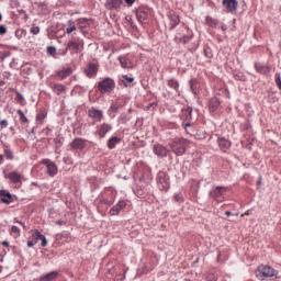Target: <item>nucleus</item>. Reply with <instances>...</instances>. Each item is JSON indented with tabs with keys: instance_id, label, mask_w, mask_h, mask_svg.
Here are the masks:
<instances>
[{
	"instance_id": "nucleus-20",
	"label": "nucleus",
	"mask_w": 281,
	"mask_h": 281,
	"mask_svg": "<svg viewBox=\"0 0 281 281\" xmlns=\"http://www.w3.org/2000/svg\"><path fill=\"white\" fill-rule=\"evenodd\" d=\"M218 106H221V100H218V98L214 97L209 101V111L211 113L218 111Z\"/></svg>"
},
{
	"instance_id": "nucleus-6",
	"label": "nucleus",
	"mask_w": 281,
	"mask_h": 281,
	"mask_svg": "<svg viewBox=\"0 0 281 281\" xmlns=\"http://www.w3.org/2000/svg\"><path fill=\"white\" fill-rule=\"evenodd\" d=\"M225 192H227L226 187H213L209 193V196L214 199V201H217V203H223Z\"/></svg>"
},
{
	"instance_id": "nucleus-44",
	"label": "nucleus",
	"mask_w": 281,
	"mask_h": 281,
	"mask_svg": "<svg viewBox=\"0 0 281 281\" xmlns=\"http://www.w3.org/2000/svg\"><path fill=\"white\" fill-rule=\"evenodd\" d=\"M47 54H48L49 56H56V47H54V46H48V47H47Z\"/></svg>"
},
{
	"instance_id": "nucleus-5",
	"label": "nucleus",
	"mask_w": 281,
	"mask_h": 281,
	"mask_svg": "<svg viewBox=\"0 0 281 281\" xmlns=\"http://www.w3.org/2000/svg\"><path fill=\"white\" fill-rule=\"evenodd\" d=\"M83 46H85V43L82 42V40L78 37H74L71 41L68 42L67 47L64 50V56L67 54V52H69V49L71 52H75V54H78L82 52Z\"/></svg>"
},
{
	"instance_id": "nucleus-28",
	"label": "nucleus",
	"mask_w": 281,
	"mask_h": 281,
	"mask_svg": "<svg viewBox=\"0 0 281 281\" xmlns=\"http://www.w3.org/2000/svg\"><path fill=\"white\" fill-rule=\"evenodd\" d=\"M56 278H58V272L57 271H52V272H48L44 276H41L40 281H52V280H56Z\"/></svg>"
},
{
	"instance_id": "nucleus-53",
	"label": "nucleus",
	"mask_w": 281,
	"mask_h": 281,
	"mask_svg": "<svg viewBox=\"0 0 281 281\" xmlns=\"http://www.w3.org/2000/svg\"><path fill=\"white\" fill-rule=\"evenodd\" d=\"M190 126H192V124H190V122L183 124L184 131L187 133H190Z\"/></svg>"
},
{
	"instance_id": "nucleus-31",
	"label": "nucleus",
	"mask_w": 281,
	"mask_h": 281,
	"mask_svg": "<svg viewBox=\"0 0 281 281\" xmlns=\"http://www.w3.org/2000/svg\"><path fill=\"white\" fill-rule=\"evenodd\" d=\"M3 153L8 161H12L14 159V151L10 148V146L4 145Z\"/></svg>"
},
{
	"instance_id": "nucleus-12",
	"label": "nucleus",
	"mask_w": 281,
	"mask_h": 281,
	"mask_svg": "<svg viewBox=\"0 0 281 281\" xmlns=\"http://www.w3.org/2000/svg\"><path fill=\"white\" fill-rule=\"evenodd\" d=\"M0 200L5 205H10V203H14V198H12V193L8 190H0Z\"/></svg>"
},
{
	"instance_id": "nucleus-50",
	"label": "nucleus",
	"mask_w": 281,
	"mask_h": 281,
	"mask_svg": "<svg viewBox=\"0 0 281 281\" xmlns=\"http://www.w3.org/2000/svg\"><path fill=\"white\" fill-rule=\"evenodd\" d=\"M36 243H38V241L36 239L32 238V240L27 241V247L32 248V247H34V245H36Z\"/></svg>"
},
{
	"instance_id": "nucleus-1",
	"label": "nucleus",
	"mask_w": 281,
	"mask_h": 281,
	"mask_svg": "<svg viewBox=\"0 0 281 281\" xmlns=\"http://www.w3.org/2000/svg\"><path fill=\"white\" fill-rule=\"evenodd\" d=\"M97 89L102 95L113 93V91H115V80L111 77L103 78L98 82Z\"/></svg>"
},
{
	"instance_id": "nucleus-21",
	"label": "nucleus",
	"mask_w": 281,
	"mask_h": 281,
	"mask_svg": "<svg viewBox=\"0 0 281 281\" xmlns=\"http://www.w3.org/2000/svg\"><path fill=\"white\" fill-rule=\"evenodd\" d=\"M72 74L74 69L71 67L63 68L61 70L57 71V76L58 78H60V80L69 78V76H71Z\"/></svg>"
},
{
	"instance_id": "nucleus-37",
	"label": "nucleus",
	"mask_w": 281,
	"mask_h": 281,
	"mask_svg": "<svg viewBox=\"0 0 281 281\" xmlns=\"http://www.w3.org/2000/svg\"><path fill=\"white\" fill-rule=\"evenodd\" d=\"M205 23H206V25H209V27H216V25H218V21H216V19H214L210 15H207L205 18Z\"/></svg>"
},
{
	"instance_id": "nucleus-11",
	"label": "nucleus",
	"mask_w": 281,
	"mask_h": 281,
	"mask_svg": "<svg viewBox=\"0 0 281 281\" xmlns=\"http://www.w3.org/2000/svg\"><path fill=\"white\" fill-rule=\"evenodd\" d=\"M110 131H113V125L109 123H102L99 126H97L95 135H98L101 138L106 137V133H110Z\"/></svg>"
},
{
	"instance_id": "nucleus-40",
	"label": "nucleus",
	"mask_w": 281,
	"mask_h": 281,
	"mask_svg": "<svg viewBox=\"0 0 281 281\" xmlns=\"http://www.w3.org/2000/svg\"><path fill=\"white\" fill-rule=\"evenodd\" d=\"M64 142H65V138H63V137L54 138V144H55L56 148H60L63 146Z\"/></svg>"
},
{
	"instance_id": "nucleus-25",
	"label": "nucleus",
	"mask_w": 281,
	"mask_h": 281,
	"mask_svg": "<svg viewBox=\"0 0 281 281\" xmlns=\"http://www.w3.org/2000/svg\"><path fill=\"white\" fill-rule=\"evenodd\" d=\"M33 240H41L42 241V247H47V238L45 235L41 234L38 231H34L32 235Z\"/></svg>"
},
{
	"instance_id": "nucleus-24",
	"label": "nucleus",
	"mask_w": 281,
	"mask_h": 281,
	"mask_svg": "<svg viewBox=\"0 0 281 281\" xmlns=\"http://www.w3.org/2000/svg\"><path fill=\"white\" fill-rule=\"evenodd\" d=\"M217 144L221 148V150H228V148L232 147V142L225 137H218L217 138Z\"/></svg>"
},
{
	"instance_id": "nucleus-13",
	"label": "nucleus",
	"mask_w": 281,
	"mask_h": 281,
	"mask_svg": "<svg viewBox=\"0 0 281 281\" xmlns=\"http://www.w3.org/2000/svg\"><path fill=\"white\" fill-rule=\"evenodd\" d=\"M126 207V202L124 200H120L117 204L111 207L110 210V216H117L120 215V212Z\"/></svg>"
},
{
	"instance_id": "nucleus-58",
	"label": "nucleus",
	"mask_w": 281,
	"mask_h": 281,
	"mask_svg": "<svg viewBox=\"0 0 281 281\" xmlns=\"http://www.w3.org/2000/svg\"><path fill=\"white\" fill-rule=\"evenodd\" d=\"M56 225H65V222H63V221H60V220H58V221H56Z\"/></svg>"
},
{
	"instance_id": "nucleus-22",
	"label": "nucleus",
	"mask_w": 281,
	"mask_h": 281,
	"mask_svg": "<svg viewBox=\"0 0 281 281\" xmlns=\"http://www.w3.org/2000/svg\"><path fill=\"white\" fill-rule=\"evenodd\" d=\"M50 89L56 93V95H60V93H67V87L63 83H52Z\"/></svg>"
},
{
	"instance_id": "nucleus-64",
	"label": "nucleus",
	"mask_w": 281,
	"mask_h": 281,
	"mask_svg": "<svg viewBox=\"0 0 281 281\" xmlns=\"http://www.w3.org/2000/svg\"><path fill=\"white\" fill-rule=\"evenodd\" d=\"M32 186H35L36 188H38V182H32Z\"/></svg>"
},
{
	"instance_id": "nucleus-29",
	"label": "nucleus",
	"mask_w": 281,
	"mask_h": 281,
	"mask_svg": "<svg viewBox=\"0 0 281 281\" xmlns=\"http://www.w3.org/2000/svg\"><path fill=\"white\" fill-rule=\"evenodd\" d=\"M120 142H122V138L117 137V136H112L111 138H109L108 140V148L110 150H113V148H115V146H117V144H120Z\"/></svg>"
},
{
	"instance_id": "nucleus-49",
	"label": "nucleus",
	"mask_w": 281,
	"mask_h": 281,
	"mask_svg": "<svg viewBox=\"0 0 281 281\" xmlns=\"http://www.w3.org/2000/svg\"><path fill=\"white\" fill-rule=\"evenodd\" d=\"M190 41H192V36H183L181 38V43H184V45L190 43Z\"/></svg>"
},
{
	"instance_id": "nucleus-45",
	"label": "nucleus",
	"mask_w": 281,
	"mask_h": 281,
	"mask_svg": "<svg viewBox=\"0 0 281 281\" xmlns=\"http://www.w3.org/2000/svg\"><path fill=\"white\" fill-rule=\"evenodd\" d=\"M16 102H19L20 104H23V101L25 100V98H23V94H21V92H16V98H15Z\"/></svg>"
},
{
	"instance_id": "nucleus-3",
	"label": "nucleus",
	"mask_w": 281,
	"mask_h": 281,
	"mask_svg": "<svg viewBox=\"0 0 281 281\" xmlns=\"http://www.w3.org/2000/svg\"><path fill=\"white\" fill-rule=\"evenodd\" d=\"M172 153L177 155V157H181L186 155V147L188 146V139L186 138H175L172 143L169 144Z\"/></svg>"
},
{
	"instance_id": "nucleus-56",
	"label": "nucleus",
	"mask_w": 281,
	"mask_h": 281,
	"mask_svg": "<svg viewBox=\"0 0 281 281\" xmlns=\"http://www.w3.org/2000/svg\"><path fill=\"white\" fill-rule=\"evenodd\" d=\"M3 161H5V158L0 154V166H3Z\"/></svg>"
},
{
	"instance_id": "nucleus-32",
	"label": "nucleus",
	"mask_w": 281,
	"mask_h": 281,
	"mask_svg": "<svg viewBox=\"0 0 281 281\" xmlns=\"http://www.w3.org/2000/svg\"><path fill=\"white\" fill-rule=\"evenodd\" d=\"M182 117L186 122H191L192 120V108L188 106L182 110Z\"/></svg>"
},
{
	"instance_id": "nucleus-14",
	"label": "nucleus",
	"mask_w": 281,
	"mask_h": 281,
	"mask_svg": "<svg viewBox=\"0 0 281 281\" xmlns=\"http://www.w3.org/2000/svg\"><path fill=\"white\" fill-rule=\"evenodd\" d=\"M255 69L257 74H261V76H267V74H271V66L265 65L262 63H255Z\"/></svg>"
},
{
	"instance_id": "nucleus-26",
	"label": "nucleus",
	"mask_w": 281,
	"mask_h": 281,
	"mask_svg": "<svg viewBox=\"0 0 281 281\" xmlns=\"http://www.w3.org/2000/svg\"><path fill=\"white\" fill-rule=\"evenodd\" d=\"M119 60L123 69H133V64L131 63V59L126 58V56H120Z\"/></svg>"
},
{
	"instance_id": "nucleus-63",
	"label": "nucleus",
	"mask_w": 281,
	"mask_h": 281,
	"mask_svg": "<svg viewBox=\"0 0 281 281\" xmlns=\"http://www.w3.org/2000/svg\"><path fill=\"white\" fill-rule=\"evenodd\" d=\"M16 223H19V225H22V227H25V224L21 221H18Z\"/></svg>"
},
{
	"instance_id": "nucleus-33",
	"label": "nucleus",
	"mask_w": 281,
	"mask_h": 281,
	"mask_svg": "<svg viewBox=\"0 0 281 281\" xmlns=\"http://www.w3.org/2000/svg\"><path fill=\"white\" fill-rule=\"evenodd\" d=\"M189 85L192 93L196 95L199 93V81L196 79H191Z\"/></svg>"
},
{
	"instance_id": "nucleus-46",
	"label": "nucleus",
	"mask_w": 281,
	"mask_h": 281,
	"mask_svg": "<svg viewBox=\"0 0 281 281\" xmlns=\"http://www.w3.org/2000/svg\"><path fill=\"white\" fill-rule=\"evenodd\" d=\"M108 113H109V115H111V113H117V105L112 104L110 106V109L108 110Z\"/></svg>"
},
{
	"instance_id": "nucleus-61",
	"label": "nucleus",
	"mask_w": 281,
	"mask_h": 281,
	"mask_svg": "<svg viewBox=\"0 0 281 281\" xmlns=\"http://www.w3.org/2000/svg\"><path fill=\"white\" fill-rule=\"evenodd\" d=\"M227 30V25H222V31L225 32Z\"/></svg>"
},
{
	"instance_id": "nucleus-23",
	"label": "nucleus",
	"mask_w": 281,
	"mask_h": 281,
	"mask_svg": "<svg viewBox=\"0 0 281 281\" xmlns=\"http://www.w3.org/2000/svg\"><path fill=\"white\" fill-rule=\"evenodd\" d=\"M8 179H10L12 183H21V181H23V175L16 171H11L8 175Z\"/></svg>"
},
{
	"instance_id": "nucleus-48",
	"label": "nucleus",
	"mask_w": 281,
	"mask_h": 281,
	"mask_svg": "<svg viewBox=\"0 0 281 281\" xmlns=\"http://www.w3.org/2000/svg\"><path fill=\"white\" fill-rule=\"evenodd\" d=\"M204 56H206V58H212V49L204 48Z\"/></svg>"
},
{
	"instance_id": "nucleus-55",
	"label": "nucleus",
	"mask_w": 281,
	"mask_h": 281,
	"mask_svg": "<svg viewBox=\"0 0 281 281\" xmlns=\"http://www.w3.org/2000/svg\"><path fill=\"white\" fill-rule=\"evenodd\" d=\"M125 3L131 7L135 3V0H125Z\"/></svg>"
},
{
	"instance_id": "nucleus-38",
	"label": "nucleus",
	"mask_w": 281,
	"mask_h": 281,
	"mask_svg": "<svg viewBox=\"0 0 281 281\" xmlns=\"http://www.w3.org/2000/svg\"><path fill=\"white\" fill-rule=\"evenodd\" d=\"M71 32H76V22L69 20L68 27L66 29V34H71Z\"/></svg>"
},
{
	"instance_id": "nucleus-43",
	"label": "nucleus",
	"mask_w": 281,
	"mask_h": 281,
	"mask_svg": "<svg viewBox=\"0 0 281 281\" xmlns=\"http://www.w3.org/2000/svg\"><path fill=\"white\" fill-rule=\"evenodd\" d=\"M78 23L81 27H87V25H89V20L87 18H82L78 20Z\"/></svg>"
},
{
	"instance_id": "nucleus-62",
	"label": "nucleus",
	"mask_w": 281,
	"mask_h": 281,
	"mask_svg": "<svg viewBox=\"0 0 281 281\" xmlns=\"http://www.w3.org/2000/svg\"><path fill=\"white\" fill-rule=\"evenodd\" d=\"M30 19V15L27 13H24V20L27 21Z\"/></svg>"
},
{
	"instance_id": "nucleus-34",
	"label": "nucleus",
	"mask_w": 281,
	"mask_h": 281,
	"mask_svg": "<svg viewBox=\"0 0 281 281\" xmlns=\"http://www.w3.org/2000/svg\"><path fill=\"white\" fill-rule=\"evenodd\" d=\"M123 80H121V85H123V87H128V85H131V82H135V78L133 77H128V75H123L122 76Z\"/></svg>"
},
{
	"instance_id": "nucleus-4",
	"label": "nucleus",
	"mask_w": 281,
	"mask_h": 281,
	"mask_svg": "<svg viewBox=\"0 0 281 281\" xmlns=\"http://www.w3.org/2000/svg\"><path fill=\"white\" fill-rule=\"evenodd\" d=\"M256 276L257 278H273L278 276V272L272 267L262 265L257 268Z\"/></svg>"
},
{
	"instance_id": "nucleus-19",
	"label": "nucleus",
	"mask_w": 281,
	"mask_h": 281,
	"mask_svg": "<svg viewBox=\"0 0 281 281\" xmlns=\"http://www.w3.org/2000/svg\"><path fill=\"white\" fill-rule=\"evenodd\" d=\"M123 0H106L104 5L106 10H120V7L122 5Z\"/></svg>"
},
{
	"instance_id": "nucleus-18",
	"label": "nucleus",
	"mask_w": 281,
	"mask_h": 281,
	"mask_svg": "<svg viewBox=\"0 0 281 281\" xmlns=\"http://www.w3.org/2000/svg\"><path fill=\"white\" fill-rule=\"evenodd\" d=\"M168 181H170V178L166 172L160 171L157 176V183H159L162 187V190H166L168 188Z\"/></svg>"
},
{
	"instance_id": "nucleus-8",
	"label": "nucleus",
	"mask_w": 281,
	"mask_h": 281,
	"mask_svg": "<svg viewBox=\"0 0 281 281\" xmlns=\"http://www.w3.org/2000/svg\"><path fill=\"white\" fill-rule=\"evenodd\" d=\"M88 117H90L94 122H102V120H104V111L99 110L95 106H91L88 110Z\"/></svg>"
},
{
	"instance_id": "nucleus-36",
	"label": "nucleus",
	"mask_w": 281,
	"mask_h": 281,
	"mask_svg": "<svg viewBox=\"0 0 281 281\" xmlns=\"http://www.w3.org/2000/svg\"><path fill=\"white\" fill-rule=\"evenodd\" d=\"M18 115H19V120L21 124H29L30 120H27V116H25V113L23 112V110H18L16 111Z\"/></svg>"
},
{
	"instance_id": "nucleus-41",
	"label": "nucleus",
	"mask_w": 281,
	"mask_h": 281,
	"mask_svg": "<svg viewBox=\"0 0 281 281\" xmlns=\"http://www.w3.org/2000/svg\"><path fill=\"white\" fill-rule=\"evenodd\" d=\"M173 200L176 201V203H183V194L181 192L175 193Z\"/></svg>"
},
{
	"instance_id": "nucleus-7",
	"label": "nucleus",
	"mask_w": 281,
	"mask_h": 281,
	"mask_svg": "<svg viewBox=\"0 0 281 281\" xmlns=\"http://www.w3.org/2000/svg\"><path fill=\"white\" fill-rule=\"evenodd\" d=\"M153 153L154 155H156V157H158V159H164L168 157V153H170V149L159 143H156L153 145Z\"/></svg>"
},
{
	"instance_id": "nucleus-27",
	"label": "nucleus",
	"mask_w": 281,
	"mask_h": 281,
	"mask_svg": "<svg viewBox=\"0 0 281 281\" xmlns=\"http://www.w3.org/2000/svg\"><path fill=\"white\" fill-rule=\"evenodd\" d=\"M136 19H137L138 23H146V21H148V13L144 10H137Z\"/></svg>"
},
{
	"instance_id": "nucleus-10",
	"label": "nucleus",
	"mask_w": 281,
	"mask_h": 281,
	"mask_svg": "<svg viewBox=\"0 0 281 281\" xmlns=\"http://www.w3.org/2000/svg\"><path fill=\"white\" fill-rule=\"evenodd\" d=\"M88 142L89 140H87V138L77 137L70 143V148L72 150H85L87 148Z\"/></svg>"
},
{
	"instance_id": "nucleus-15",
	"label": "nucleus",
	"mask_w": 281,
	"mask_h": 281,
	"mask_svg": "<svg viewBox=\"0 0 281 281\" xmlns=\"http://www.w3.org/2000/svg\"><path fill=\"white\" fill-rule=\"evenodd\" d=\"M222 4L226 8L227 12H236L238 10V1L236 0H223Z\"/></svg>"
},
{
	"instance_id": "nucleus-57",
	"label": "nucleus",
	"mask_w": 281,
	"mask_h": 281,
	"mask_svg": "<svg viewBox=\"0 0 281 281\" xmlns=\"http://www.w3.org/2000/svg\"><path fill=\"white\" fill-rule=\"evenodd\" d=\"M2 246H3V247H9V246H10V243H8V240H4V241H2Z\"/></svg>"
},
{
	"instance_id": "nucleus-51",
	"label": "nucleus",
	"mask_w": 281,
	"mask_h": 281,
	"mask_svg": "<svg viewBox=\"0 0 281 281\" xmlns=\"http://www.w3.org/2000/svg\"><path fill=\"white\" fill-rule=\"evenodd\" d=\"M0 126H1V128H8V120H1Z\"/></svg>"
},
{
	"instance_id": "nucleus-42",
	"label": "nucleus",
	"mask_w": 281,
	"mask_h": 281,
	"mask_svg": "<svg viewBox=\"0 0 281 281\" xmlns=\"http://www.w3.org/2000/svg\"><path fill=\"white\" fill-rule=\"evenodd\" d=\"M30 32L33 34V36H36V34L41 33V27L33 24L30 29Z\"/></svg>"
},
{
	"instance_id": "nucleus-30",
	"label": "nucleus",
	"mask_w": 281,
	"mask_h": 281,
	"mask_svg": "<svg viewBox=\"0 0 281 281\" xmlns=\"http://www.w3.org/2000/svg\"><path fill=\"white\" fill-rule=\"evenodd\" d=\"M45 117H47V110L43 109L36 114V124H43V122H45Z\"/></svg>"
},
{
	"instance_id": "nucleus-59",
	"label": "nucleus",
	"mask_w": 281,
	"mask_h": 281,
	"mask_svg": "<svg viewBox=\"0 0 281 281\" xmlns=\"http://www.w3.org/2000/svg\"><path fill=\"white\" fill-rule=\"evenodd\" d=\"M225 215H226V216H233L234 214H233L231 211H226V212H225Z\"/></svg>"
},
{
	"instance_id": "nucleus-54",
	"label": "nucleus",
	"mask_w": 281,
	"mask_h": 281,
	"mask_svg": "<svg viewBox=\"0 0 281 281\" xmlns=\"http://www.w3.org/2000/svg\"><path fill=\"white\" fill-rule=\"evenodd\" d=\"M12 8H19V2L16 0L11 1Z\"/></svg>"
},
{
	"instance_id": "nucleus-60",
	"label": "nucleus",
	"mask_w": 281,
	"mask_h": 281,
	"mask_svg": "<svg viewBox=\"0 0 281 281\" xmlns=\"http://www.w3.org/2000/svg\"><path fill=\"white\" fill-rule=\"evenodd\" d=\"M18 12H19V14H25V10H23V9L18 10Z\"/></svg>"
},
{
	"instance_id": "nucleus-39",
	"label": "nucleus",
	"mask_w": 281,
	"mask_h": 281,
	"mask_svg": "<svg viewBox=\"0 0 281 281\" xmlns=\"http://www.w3.org/2000/svg\"><path fill=\"white\" fill-rule=\"evenodd\" d=\"M12 56V53L10 50L0 52V63H3L5 58H10Z\"/></svg>"
},
{
	"instance_id": "nucleus-9",
	"label": "nucleus",
	"mask_w": 281,
	"mask_h": 281,
	"mask_svg": "<svg viewBox=\"0 0 281 281\" xmlns=\"http://www.w3.org/2000/svg\"><path fill=\"white\" fill-rule=\"evenodd\" d=\"M42 164L46 166V172L49 177H56L58 175V166H56L54 161L49 159H43Z\"/></svg>"
},
{
	"instance_id": "nucleus-52",
	"label": "nucleus",
	"mask_w": 281,
	"mask_h": 281,
	"mask_svg": "<svg viewBox=\"0 0 281 281\" xmlns=\"http://www.w3.org/2000/svg\"><path fill=\"white\" fill-rule=\"evenodd\" d=\"M11 232H12V234H18V235L21 234V231L19 229L18 226H12Z\"/></svg>"
},
{
	"instance_id": "nucleus-47",
	"label": "nucleus",
	"mask_w": 281,
	"mask_h": 281,
	"mask_svg": "<svg viewBox=\"0 0 281 281\" xmlns=\"http://www.w3.org/2000/svg\"><path fill=\"white\" fill-rule=\"evenodd\" d=\"M8 34V27H5V25L1 24L0 25V36H3Z\"/></svg>"
},
{
	"instance_id": "nucleus-35",
	"label": "nucleus",
	"mask_w": 281,
	"mask_h": 281,
	"mask_svg": "<svg viewBox=\"0 0 281 281\" xmlns=\"http://www.w3.org/2000/svg\"><path fill=\"white\" fill-rule=\"evenodd\" d=\"M167 85L170 89H173V91L179 92V81L177 79H169Z\"/></svg>"
},
{
	"instance_id": "nucleus-17",
	"label": "nucleus",
	"mask_w": 281,
	"mask_h": 281,
	"mask_svg": "<svg viewBox=\"0 0 281 281\" xmlns=\"http://www.w3.org/2000/svg\"><path fill=\"white\" fill-rule=\"evenodd\" d=\"M168 19L170 21L169 23V30H175L179 23H181V20L179 19V15L175 12H169L168 13Z\"/></svg>"
},
{
	"instance_id": "nucleus-2",
	"label": "nucleus",
	"mask_w": 281,
	"mask_h": 281,
	"mask_svg": "<svg viewBox=\"0 0 281 281\" xmlns=\"http://www.w3.org/2000/svg\"><path fill=\"white\" fill-rule=\"evenodd\" d=\"M116 196H117V191L113 190L112 188H108V189H105V191H103L99 195V203L111 207V205H113V203H115Z\"/></svg>"
},
{
	"instance_id": "nucleus-16",
	"label": "nucleus",
	"mask_w": 281,
	"mask_h": 281,
	"mask_svg": "<svg viewBox=\"0 0 281 281\" xmlns=\"http://www.w3.org/2000/svg\"><path fill=\"white\" fill-rule=\"evenodd\" d=\"M85 74L87 78H95L98 76V65H95L94 63H90L87 66Z\"/></svg>"
}]
</instances>
